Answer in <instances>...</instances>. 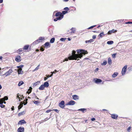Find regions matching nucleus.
<instances>
[{"label":"nucleus","mask_w":132,"mask_h":132,"mask_svg":"<svg viewBox=\"0 0 132 132\" xmlns=\"http://www.w3.org/2000/svg\"><path fill=\"white\" fill-rule=\"evenodd\" d=\"M77 51L78 54H76V52L74 50L72 51V54H70L69 55V60L77 59L78 58H81L84 55L88 53L87 51L84 50L80 49L77 50Z\"/></svg>","instance_id":"nucleus-1"},{"label":"nucleus","mask_w":132,"mask_h":132,"mask_svg":"<svg viewBox=\"0 0 132 132\" xmlns=\"http://www.w3.org/2000/svg\"><path fill=\"white\" fill-rule=\"evenodd\" d=\"M127 65H126L122 68L121 71V73L122 75L125 74L127 70Z\"/></svg>","instance_id":"nucleus-2"},{"label":"nucleus","mask_w":132,"mask_h":132,"mask_svg":"<svg viewBox=\"0 0 132 132\" xmlns=\"http://www.w3.org/2000/svg\"><path fill=\"white\" fill-rule=\"evenodd\" d=\"M64 102L63 101H61L59 104V106L62 108H63L64 107Z\"/></svg>","instance_id":"nucleus-3"},{"label":"nucleus","mask_w":132,"mask_h":132,"mask_svg":"<svg viewBox=\"0 0 132 132\" xmlns=\"http://www.w3.org/2000/svg\"><path fill=\"white\" fill-rule=\"evenodd\" d=\"M13 71L12 69H10L8 71L6 72L4 75H6V76H8L9 75H10V74Z\"/></svg>","instance_id":"nucleus-4"},{"label":"nucleus","mask_w":132,"mask_h":132,"mask_svg":"<svg viewBox=\"0 0 132 132\" xmlns=\"http://www.w3.org/2000/svg\"><path fill=\"white\" fill-rule=\"evenodd\" d=\"M24 128L23 127H20L17 130L18 132H24Z\"/></svg>","instance_id":"nucleus-5"},{"label":"nucleus","mask_w":132,"mask_h":132,"mask_svg":"<svg viewBox=\"0 0 132 132\" xmlns=\"http://www.w3.org/2000/svg\"><path fill=\"white\" fill-rule=\"evenodd\" d=\"M15 60L18 62H19L21 61V57L20 55H18L15 58Z\"/></svg>","instance_id":"nucleus-6"},{"label":"nucleus","mask_w":132,"mask_h":132,"mask_svg":"<svg viewBox=\"0 0 132 132\" xmlns=\"http://www.w3.org/2000/svg\"><path fill=\"white\" fill-rule=\"evenodd\" d=\"M117 30L113 29L112 30L109 31L108 32V34L110 35L112 33H114L117 32Z\"/></svg>","instance_id":"nucleus-7"},{"label":"nucleus","mask_w":132,"mask_h":132,"mask_svg":"<svg viewBox=\"0 0 132 132\" xmlns=\"http://www.w3.org/2000/svg\"><path fill=\"white\" fill-rule=\"evenodd\" d=\"M75 104V102L74 101H71L68 102V104L70 105H73Z\"/></svg>","instance_id":"nucleus-8"},{"label":"nucleus","mask_w":132,"mask_h":132,"mask_svg":"<svg viewBox=\"0 0 132 132\" xmlns=\"http://www.w3.org/2000/svg\"><path fill=\"white\" fill-rule=\"evenodd\" d=\"M118 117V115L115 114H111V117L114 119H117Z\"/></svg>","instance_id":"nucleus-9"},{"label":"nucleus","mask_w":132,"mask_h":132,"mask_svg":"<svg viewBox=\"0 0 132 132\" xmlns=\"http://www.w3.org/2000/svg\"><path fill=\"white\" fill-rule=\"evenodd\" d=\"M73 99L75 100H76L79 99V97L77 95H74L72 96Z\"/></svg>","instance_id":"nucleus-10"},{"label":"nucleus","mask_w":132,"mask_h":132,"mask_svg":"<svg viewBox=\"0 0 132 132\" xmlns=\"http://www.w3.org/2000/svg\"><path fill=\"white\" fill-rule=\"evenodd\" d=\"M63 15L62 13L61 12H58L57 13L55 14V16L56 17L60 16V15Z\"/></svg>","instance_id":"nucleus-11"},{"label":"nucleus","mask_w":132,"mask_h":132,"mask_svg":"<svg viewBox=\"0 0 132 132\" xmlns=\"http://www.w3.org/2000/svg\"><path fill=\"white\" fill-rule=\"evenodd\" d=\"M26 122L23 120H20L18 123V124H24L26 123Z\"/></svg>","instance_id":"nucleus-12"},{"label":"nucleus","mask_w":132,"mask_h":132,"mask_svg":"<svg viewBox=\"0 0 132 132\" xmlns=\"http://www.w3.org/2000/svg\"><path fill=\"white\" fill-rule=\"evenodd\" d=\"M95 82L96 84H98L102 81V80L101 79H96V80H95Z\"/></svg>","instance_id":"nucleus-13"},{"label":"nucleus","mask_w":132,"mask_h":132,"mask_svg":"<svg viewBox=\"0 0 132 132\" xmlns=\"http://www.w3.org/2000/svg\"><path fill=\"white\" fill-rule=\"evenodd\" d=\"M45 87H47L49 86V84L47 82H45L44 84H43Z\"/></svg>","instance_id":"nucleus-14"},{"label":"nucleus","mask_w":132,"mask_h":132,"mask_svg":"<svg viewBox=\"0 0 132 132\" xmlns=\"http://www.w3.org/2000/svg\"><path fill=\"white\" fill-rule=\"evenodd\" d=\"M45 87L43 84L39 88V89L40 90H42L44 89Z\"/></svg>","instance_id":"nucleus-15"},{"label":"nucleus","mask_w":132,"mask_h":132,"mask_svg":"<svg viewBox=\"0 0 132 132\" xmlns=\"http://www.w3.org/2000/svg\"><path fill=\"white\" fill-rule=\"evenodd\" d=\"M23 103L21 102L20 103L19 105L18 106V110H19L23 106Z\"/></svg>","instance_id":"nucleus-16"},{"label":"nucleus","mask_w":132,"mask_h":132,"mask_svg":"<svg viewBox=\"0 0 132 132\" xmlns=\"http://www.w3.org/2000/svg\"><path fill=\"white\" fill-rule=\"evenodd\" d=\"M86 109L85 108H82L78 109V111L82 112L83 113H84L86 110Z\"/></svg>","instance_id":"nucleus-17"},{"label":"nucleus","mask_w":132,"mask_h":132,"mask_svg":"<svg viewBox=\"0 0 132 132\" xmlns=\"http://www.w3.org/2000/svg\"><path fill=\"white\" fill-rule=\"evenodd\" d=\"M22 69H19L18 70V73L19 74H22L23 73V71H22Z\"/></svg>","instance_id":"nucleus-18"},{"label":"nucleus","mask_w":132,"mask_h":132,"mask_svg":"<svg viewBox=\"0 0 132 132\" xmlns=\"http://www.w3.org/2000/svg\"><path fill=\"white\" fill-rule=\"evenodd\" d=\"M94 41V40L93 39H91L89 40H86L85 41L86 43H90L92 42H93Z\"/></svg>","instance_id":"nucleus-19"},{"label":"nucleus","mask_w":132,"mask_h":132,"mask_svg":"<svg viewBox=\"0 0 132 132\" xmlns=\"http://www.w3.org/2000/svg\"><path fill=\"white\" fill-rule=\"evenodd\" d=\"M39 42H41L42 40H44V38L43 37H40L38 39Z\"/></svg>","instance_id":"nucleus-20"},{"label":"nucleus","mask_w":132,"mask_h":132,"mask_svg":"<svg viewBox=\"0 0 132 132\" xmlns=\"http://www.w3.org/2000/svg\"><path fill=\"white\" fill-rule=\"evenodd\" d=\"M71 33H74L75 32L76 30V29L75 28L72 27L71 29Z\"/></svg>","instance_id":"nucleus-21"},{"label":"nucleus","mask_w":132,"mask_h":132,"mask_svg":"<svg viewBox=\"0 0 132 132\" xmlns=\"http://www.w3.org/2000/svg\"><path fill=\"white\" fill-rule=\"evenodd\" d=\"M108 63L110 65H111L112 64V60L110 57L108 59Z\"/></svg>","instance_id":"nucleus-22"},{"label":"nucleus","mask_w":132,"mask_h":132,"mask_svg":"<svg viewBox=\"0 0 132 132\" xmlns=\"http://www.w3.org/2000/svg\"><path fill=\"white\" fill-rule=\"evenodd\" d=\"M55 40V38L54 37H53L51 38L50 41V42L51 43H54Z\"/></svg>","instance_id":"nucleus-23"},{"label":"nucleus","mask_w":132,"mask_h":132,"mask_svg":"<svg viewBox=\"0 0 132 132\" xmlns=\"http://www.w3.org/2000/svg\"><path fill=\"white\" fill-rule=\"evenodd\" d=\"M32 89V88L31 87H30L28 90V91L27 92V93H28V94L30 93L31 92Z\"/></svg>","instance_id":"nucleus-24"},{"label":"nucleus","mask_w":132,"mask_h":132,"mask_svg":"<svg viewBox=\"0 0 132 132\" xmlns=\"http://www.w3.org/2000/svg\"><path fill=\"white\" fill-rule=\"evenodd\" d=\"M29 47V45H26L25 46L23 47V48L24 50H27Z\"/></svg>","instance_id":"nucleus-25"},{"label":"nucleus","mask_w":132,"mask_h":132,"mask_svg":"<svg viewBox=\"0 0 132 132\" xmlns=\"http://www.w3.org/2000/svg\"><path fill=\"white\" fill-rule=\"evenodd\" d=\"M63 15H60V16H59L58 17H57V20H61L63 18Z\"/></svg>","instance_id":"nucleus-26"},{"label":"nucleus","mask_w":132,"mask_h":132,"mask_svg":"<svg viewBox=\"0 0 132 132\" xmlns=\"http://www.w3.org/2000/svg\"><path fill=\"white\" fill-rule=\"evenodd\" d=\"M118 75L117 72H114L113 74L112 75V77L113 78L116 77Z\"/></svg>","instance_id":"nucleus-27"},{"label":"nucleus","mask_w":132,"mask_h":132,"mask_svg":"<svg viewBox=\"0 0 132 132\" xmlns=\"http://www.w3.org/2000/svg\"><path fill=\"white\" fill-rule=\"evenodd\" d=\"M45 46V47H48L49 45L50 44L49 42H46L44 44Z\"/></svg>","instance_id":"nucleus-28"},{"label":"nucleus","mask_w":132,"mask_h":132,"mask_svg":"<svg viewBox=\"0 0 132 132\" xmlns=\"http://www.w3.org/2000/svg\"><path fill=\"white\" fill-rule=\"evenodd\" d=\"M25 112L24 111H22L20 113H19L18 114V116H20L21 115H23L24 114Z\"/></svg>","instance_id":"nucleus-29"},{"label":"nucleus","mask_w":132,"mask_h":132,"mask_svg":"<svg viewBox=\"0 0 132 132\" xmlns=\"http://www.w3.org/2000/svg\"><path fill=\"white\" fill-rule=\"evenodd\" d=\"M39 42L38 39L35 40L34 42H33L32 44L34 45H35L36 44H38L39 43Z\"/></svg>","instance_id":"nucleus-30"},{"label":"nucleus","mask_w":132,"mask_h":132,"mask_svg":"<svg viewBox=\"0 0 132 132\" xmlns=\"http://www.w3.org/2000/svg\"><path fill=\"white\" fill-rule=\"evenodd\" d=\"M113 43V42L112 41H110L107 42V44L109 45H111Z\"/></svg>","instance_id":"nucleus-31"},{"label":"nucleus","mask_w":132,"mask_h":132,"mask_svg":"<svg viewBox=\"0 0 132 132\" xmlns=\"http://www.w3.org/2000/svg\"><path fill=\"white\" fill-rule=\"evenodd\" d=\"M24 84V82L22 81H20L19 83L18 84V86H20Z\"/></svg>","instance_id":"nucleus-32"},{"label":"nucleus","mask_w":132,"mask_h":132,"mask_svg":"<svg viewBox=\"0 0 132 132\" xmlns=\"http://www.w3.org/2000/svg\"><path fill=\"white\" fill-rule=\"evenodd\" d=\"M34 103L35 104H39L40 103V102L39 101H33Z\"/></svg>","instance_id":"nucleus-33"},{"label":"nucleus","mask_w":132,"mask_h":132,"mask_svg":"<svg viewBox=\"0 0 132 132\" xmlns=\"http://www.w3.org/2000/svg\"><path fill=\"white\" fill-rule=\"evenodd\" d=\"M8 99V97L7 96H5L4 98L1 99V100H3V101L6 100Z\"/></svg>","instance_id":"nucleus-34"},{"label":"nucleus","mask_w":132,"mask_h":132,"mask_svg":"<svg viewBox=\"0 0 132 132\" xmlns=\"http://www.w3.org/2000/svg\"><path fill=\"white\" fill-rule=\"evenodd\" d=\"M40 66V65H39L36 68L33 70V71H36L39 68Z\"/></svg>","instance_id":"nucleus-35"},{"label":"nucleus","mask_w":132,"mask_h":132,"mask_svg":"<svg viewBox=\"0 0 132 132\" xmlns=\"http://www.w3.org/2000/svg\"><path fill=\"white\" fill-rule=\"evenodd\" d=\"M47 77H45L44 78V80L45 81H46L47 80L48 78L50 77H51V76H50V75H46Z\"/></svg>","instance_id":"nucleus-36"},{"label":"nucleus","mask_w":132,"mask_h":132,"mask_svg":"<svg viewBox=\"0 0 132 132\" xmlns=\"http://www.w3.org/2000/svg\"><path fill=\"white\" fill-rule=\"evenodd\" d=\"M107 63V62L106 61H105V62H103L101 64V65H106Z\"/></svg>","instance_id":"nucleus-37"},{"label":"nucleus","mask_w":132,"mask_h":132,"mask_svg":"<svg viewBox=\"0 0 132 132\" xmlns=\"http://www.w3.org/2000/svg\"><path fill=\"white\" fill-rule=\"evenodd\" d=\"M68 60H69V57H68V58H65L64 60H63V62H61V63H62L63 62H64L65 61H68Z\"/></svg>","instance_id":"nucleus-38"},{"label":"nucleus","mask_w":132,"mask_h":132,"mask_svg":"<svg viewBox=\"0 0 132 132\" xmlns=\"http://www.w3.org/2000/svg\"><path fill=\"white\" fill-rule=\"evenodd\" d=\"M66 39V38H60V40H61V41H64Z\"/></svg>","instance_id":"nucleus-39"},{"label":"nucleus","mask_w":132,"mask_h":132,"mask_svg":"<svg viewBox=\"0 0 132 132\" xmlns=\"http://www.w3.org/2000/svg\"><path fill=\"white\" fill-rule=\"evenodd\" d=\"M104 35V34L103 32H102L100 33L99 35V36L101 37H102V36Z\"/></svg>","instance_id":"nucleus-40"},{"label":"nucleus","mask_w":132,"mask_h":132,"mask_svg":"<svg viewBox=\"0 0 132 132\" xmlns=\"http://www.w3.org/2000/svg\"><path fill=\"white\" fill-rule=\"evenodd\" d=\"M23 66V65H20L19 66H18L17 67L19 69H22V68Z\"/></svg>","instance_id":"nucleus-41"},{"label":"nucleus","mask_w":132,"mask_h":132,"mask_svg":"<svg viewBox=\"0 0 132 132\" xmlns=\"http://www.w3.org/2000/svg\"><path fill=\"white\" fill-rule=\"evenodd\" d=\"M96 26V25H94V26H91L89 27L88 28V29H91L93 28H94V27H95Z\"/></svg>","instance_id":"nucleus-42"},{"label":"nucleus","mask_w":132,"mask_h":132,"mask_svg":"<svg viewBox=\"0 0 132 132\" xmlns=\"http://www.w3.org/2000/svg\"><path fill=\"white\" fill-rule=\"evenodd\" d=\"M131 127H129L127 129V131L128 132H130L131 129Z\"/></svg>","instance_id":"nucleus-43"},{"label":"nucleus","mask_w":132,"mask_h":132,"mask_svg":"<svg viewBox=\"0 0 132 132\" xmlns=\"http://www.w3.org/2000/svg\"><path fill=\"white\" fill-rule=\"evenodd\" d=\"M117 54L116 53H114L112 55V56L113 58H114L116 57V55Z\"/></svg>","instance_id":"nucleus-44"},{"label":"nucleus","mask_w":132,"mask_h":132,"mask_svg":"<svg viewBox=\"0 0 132 132\" xmlns=\"http://www.w3.org/2000/svg\"><path fill=\"white\" fill-rule=\"evenodd\" d=\"M68 12L66 11H63L62 12V14L63 15L65 14L66 13H67Z\"/></svg>","instance_id":"nucleus-45"},{"label":"nucleus","mask_w":132,"mask_h":132,"mask_svg":"<svg viewBox=\"0 0 132 132\" xmlns=\"http://www.w3.org/2000/svg\"><path fill=\"white\" fill-rule=\"evenodd\" d=\"M20 95L19 94H17V98H19V101H20V98L19 97V96Z\"/></svg>","instance_id":"nucleus-46"},{"label":"nucleus","mask_w":132,"mask_h":132,"mask_svg":"<svg viewBox=\"0 0 132 132\" xmlns=\"http://www.w3.org/2000/svg\"><path fill=\"white\" fill-rule=\"evenodd\" d=\"M51 111L52 110L50 109L48 110H46V112L47 113H49V112H51Z\"/></svg>","instance_id":"nucleus-47"},{"label":"nucleus","mask_w":132,"mask_h":132,"mask_svg":"<svg viewBox=\"0 0 132 132\" xmlns=\"http://www.w3.org/2000/svg\"><path fill=\"white\" fill-rule=\"evenodd\" d=\"M44 50V48L43 47H41L40 48V51H43Z\"/></svg>","instance_id":"nucleus-48"},{"label":"nucleus","mask_w":132,"mask_h":132,"mask_svg":"<svg viewBox=\"0 0 132 132\" xmlns=\"http://www.w3.org/2000/svg\"><path fill=\"white\" fill-rule=\"evenodd\" d=\"M53 110L56 112L57 113H58L59 112V110L56 109H53Z\"/></svg>","instance_id":"nucleus-49"},{"label":"nucleus","mask_w":132,"mask_h":132,"mask_svg":"<svg viewBox=\"0 0 132 132\" xmlns=\"http://www.w3.org/2000/svg\"><path fill=\"white\" fill-rule=\"evenodd\" d=\"M57 72V71L56 70H55L53 72H51V73H52V74L55 73H56Z\"/></svg>","instance_id":"nucleus-50"},{"label":"nucleus","mask_w":132,"mask_h":132,"mask_svg":"<svg viewBox=\"0 0 132 132\" xmlns=\"http://www.w3.org/2000/svg\"><path fill=\"white\" fill-rule=\"evenodd\" d=\"M64 9L65 10L68 11L69 10V9L68 7H65Z\"/></svg>","instance_id":"nucleus-51"},{"label":"nucleus","mask_w":132,"mask_h":132,"mask_svg":"<svg viewBox=\"0 0 132 132\" xmlns=\"http://www.w3.org/2000/svg\"><path fill=\"white\" fill-rule=\"evenodd\" d=\"M125 23L127 24H131L132 23H131V22L129 21V22H126Z\"/></svg>","instance_id":"nucleus-52"},{"label":"nucleus","mask_w":132,"mask_h":132,"mask_svg":"<svg viewBox=\"0 0 132 132\" xmlns=\"http://www.w3.org/2000/svg\"><path fill=\"white\" fill-rule=\"evenodd\" d=\"M4 101H3V100H1V99L0 100V102H3V103H4V104H5L6 103V102Z\"/></svg>","instance_id":"nucleus-53"},{"label":"nucleus","mask_w":132,"mask_h":132,"mask_svg":"<svg viewBox=\"0 0 132 132\" xmlns=\"http://www.w3.org/2000/svg\"><path fill=\"white\" fill-rule=\"evenodd\" d=\"M96 36L95 35H93L92 37V38H93V39H95L96 38Z\"/></svg>","instance_id":"nucleus-54"},{"label":"nucleus","mask_w":132,"mask_h":132,"mask_svg":"<svg viewBox=\"0 0 132 132\" xmlns=\"http://www.w3.org/2000/svg\"><path fill=\"white\" fill-rule=\"evenodd\" d=\"M98 69H99L98 68H97L95 70V72L97 71L98 70Z\"/></svg>","instance_id":"nucleus-55"},{"label":"nucleus","mask_w":132,"mask_h":132,"mask_svg":"<svg viewBox=\"0 0 132 132\" xmlns=\"http://www.w3.org/2000/svg\"><path fill=\"white\" fill-rule=\"evenodd\" d=\"M22 51V50H21V49L20 48L18 50V51L19 52H21Z\"/></svg>","instance_id":"nucleus-56"},{"label":"nucleus","mask_w":132,"mask_h":132,"mask_svg":"<svg viewBox=\"0 0 132 132\" xmlns=\"http://www.w3.org/2000/svg\"><path fill=\"white\" fill-rule=\"evenodd\" d=\"M26 103H24V105H26V104H27V101L28 100V99H26Z\"/></svg>","instance_id":"nucleus-57"},{"label":"nucleus","mask_w":132,"mask_h":132,"mask_svg":"<svg viewBox=\"0 0 132 132\" xmlns=\"http://www.w3.org/2000/svg\"><path fill=\"white\" fill-rule=\"evenodd\" d=\"M91 120L92 121H94L95 120V119L94 118H92Z\"/></svg>","instance_id":"nucleus-58"},{"label":"nucleus","mask_w":132,"mask_h":132,"mask_svg":"<svg viewBox=\"0 0 132 132\" xmlns=\"http://www.w3.org/2000/svg\"><path fill=\"white\" fill-rule=\"evenodd\" d=\"M57 20H58L56 18L54 19V20L55 21H57Z\"/></svg>","instance_id":"nucleus-59"},{"label":"nucleus","mask_w":132,"mask_h":132,"mask_svg":"<svg viewBox=\"0 0 132 132\" xmlns=\"http://www.w3.org/2000/svg\"><path fill=\"white\" fill-rule=\"evenodd\" d=\"M123 20H119L118 21L120 22H122L123 21Z\"/></svg>","instance_id":"nucleus-60"},{"label":"nucleus","mask_w":132,"mask_h":132,"mask_svg":"<svg viewBox=\"0 0 132 132\" xmlns=\"http://www.w3.org/2000/svg\"><path fill=\"white\" fill-rule=\"evenodd\" d=\"M3 0H0V3H3Z\"/></svg>","instance_id":"nucleus-61"},{"label":"nucleus","mask_w":132,"mask_h":132,"mask_svg":"<svg viewBox=\"0 0 132 132\" xmlns=\"http://www.w3.org/2000/svg\"><path fill=\"white\" fill-rule=\"evenodd\" d=\"M37 84V82L35 83H34V85H36Z\"/></svg>","instance_id":"nucleus-62"},{"label":"nucleus","mask_w":132,"mask_h":132,"mask_svg":"<svg viewBox=\"0 0 132 132\" xmlns=\"http://www.w3.org/2000/svg\"><path fill=\"white\" fill-rule=\"evenodd\" d=\"M2 56H1L0 57V60H2Z\"/></svg>","instance_id":"nucleus-63"},{"label":"nucleus","mask_w":132,"mask_h":132,"mask_svg":"<svg viewBox=\"0 0 132 132\" xmlns=\"http://www.w3.org/2000/svg\"><path fill=\"white\" fill-rule=\"evenodd\" d=\"M68 40L69 41H70L71 40V39L70 38H68Z\"/></svg>","instance_id":"nucleus-64"}]
</instances>
